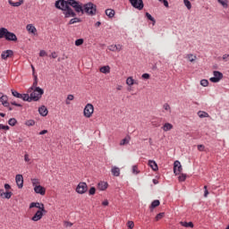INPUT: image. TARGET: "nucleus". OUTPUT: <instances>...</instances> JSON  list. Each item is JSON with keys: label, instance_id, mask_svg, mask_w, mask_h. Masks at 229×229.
<instances>
[{"label": "nucleus", "instance_id": "1", "mask_svg": "<svg viewBox=\"0 0 229 229\" xmlns=\"http://www.w3.org/2000/svg\"><path fill=\"white\" fill-rule=\"evenodd\" d=\"M83 13H87V15L94 16L98 13V5L94 3L89 2L83 5Z\"/></svg>", "mask_w": 229, "mask_h": 229}, {"label": "nucleus", "instance_id": "2", "mask_svg": "<svg viewBox=\"0 0 229 229\" xmlns=\"http://www.w3.org/2000/svg\"><path fill=\"white\" fill-rule=\"evenodd\" d=\"M69 6L74 9L76 13H81L83 15V6L84 4L77 0H68Z\"/></svg>", "mask_w": 229, "mask_h": 229}, {"label": "nucleus", "instance_id": "3", "mask_svg": "<svg viewBox=\"0 0 229 229\" xmlns=\"http://www.w3.org/2000/svg\"><path fill=\"white\" fill-rule=\"evenodd\" d=\"M42 96H44V89L40 87H36L33 92L30 93L32 101H40V99H42Z\"/></svg>", "mask_w": 229, "mask_h": 229}, {"label": "nucleus", "instance_id": "4", "mask_svg": "<svg viewBox=\"0 0 229 229\" xmlns=\"http://www.w3.org/2000/svg\"><path fill=\"white\" fill-rule=\"evenodd\" d=\"M44 214H47L46 208H44V204L41 203V208L35 213V215L31 217V221H40L42 217H44Z\"/></svg>", "mask_w": 229, "mask_h": 229}, {"label": "nucleus", "instance_id": "5", "mask_svg": "<svg viewBox=\"0 0 229 229\" xmlns=\"http://www.w3.org/2000/svg\"><path fill=\"white\" fill-rule=\"evenodd\" d=\"M55 8L57 10H62V12H64L67 10V7H69V0H57L55 4Z\"/></svg>", "mask_w": 229, "mask_h": 229}, {"label": "nucleus", "instance_id": "6", "mask_svg": "<svg viewBox=\"0 0 229 229\" xmlns=\"http://www.w3.org/2000/svg\"><path fill=\"white\" fill-rule=\"evenodd\" d=\"M213 75L214 76L209 79V81H211V83H219L223 78V72L219 71H214Z\"/></svg>", "mask_w": 229, "mask_h": 229}, {"label": "nucleus", "instance_id": "7", "mask_svg": "<svg viewBox=\"0 0 229 229\" xmlns=\"http://www.w3.org/2000/svg\"><path fill=\"white\" fill-rule=\"evenodd\" d=\"M129 3L136 10H143L144 9V1H142V0H129Z\"/></svg>", "mask_w": 229, "mask_h": 229}, {"label": "nucleus", "instance_id": "8", "mask_svg": "<svg viewBox=\"0 0 229 229\" xmlns=\"http://www.w3.org/2000/svg\"><path fill=\"white\" fill-rule=\"evenodd\" d=\"M88 191L89 186L87 185V182H80L77 185L76 192H78V194H85V192H87Z\"/></svg>", "mask_w": 229, "mask_h": 229}, {"label": "nucleus", "instance_id": "9", "mask_svg": "<svg viewBox=\"0 0 229 229\" xmlns=\"http://www.w3.org/2000/svg\"><path fill=\"white\" fill-rule=\"evenodd\" d=\"M92 114H94V106L92 104H87L84 107V117H92Z\"/></svg>", "mask_w": 229, "mask_h": 229}, {"label": "nucleus", "instance_id": "10", "mask_svg": "<svg viewBox=\"0 0 229 229\" xmlns=\"http://www.w3.org/2000/svg\"><path fill=\"white\" fill-rule=\"evenodd\" d=\"M64 15L65 19H69L70 17H76V13L71 6L66 7V9L64 11Z\"/></svg>", "mask_w": 229, "mask_h": 229}, {"label": "nucleus", "instance_id": "11", "mask_svg": "<svg viewBox=\"0 0 229 229\" xmlns=\"http://www.w3.org/2000/svg\"><path fill=\"white\" fill-rule=\"evenodd\" d=\"M5 40H7V42H17V35H15L13 32H10V30H7Z\"/></svg>", "mask_w": 229, "mask_h": 229}, {"label": "nucleus", "instance_id": "12", "mask_svg": "<svg viewBox=\"0 0 229 229\" xmlns=\"http://www.w3.org/2000/svg\"><path fill=\"white\" fill-rule=\"evenodd\" d=\"M183 170V168L182 167V163H180V161L176 160L174 163V173L175 175L180 174V173H182V171Z\"/></svg>", "mask_w": 229, "mask_h": 229}, {"label": "nucleus", "instance_id": "13", "mask_svg": "<svg viewBox=\"0 0 229 229\" xmlns=\"http://www.w3.org/2000/svg\"><path fill=\"white\" fill-rule=\"evenodd\" d=\"M15 180L18 189H22L24 187V177H22V174H17Z\"/></svg>", "mask_w": 229, "mask_h": 229}, {"label": "nucleus", "instance_id": "14", "mask_svg": "<svg viewBox=\"0 0 229 229\" xmlns=\"http://www.w3.org/2000/svg\"><path fill=\"white\" fill-rule=\"evenodd\" d=\"M13 56V50H5L1 54L2 60H7V58H12Z\"/></svg>", "mask_w": 229, "mask_h": 229}, {"label": "nucleus", "instance_id": "15", "mask_svg": "<svg viewBox=\"0 0 229 229\" xmlns=\"http://www.w3.org/2000/svg\"><path fill=\"white\" fill-rule=\"evenodd\" d=\"M34 191L36 194H40L41 196L46 195V188H44L42 185H36L34 187Z\"/></svg>", "mask_w": 229, "mask_h": 229}, {"label": "nucleus", "instance_id": "16", "mask_svg": "<svg viewBox=\"0 0 229 229\" xmlns=\"http://www.w3.org/2000/svg\"><path fill=\"white\" fill-rule=\"evenodd\" d=\"M12 196H13V193L12 191H5L4 189L0 190V197L1 198H4L5 199H10V198H12Z\"/></svg>", "mask_w": 229, "mask_h": 229}, {"label": "nucleus", "instance_id": "17", "mask_svg": "<svg viewBox=\"0 0 229 229\" xmlns=\"http://www.w3.org/2000/svg\"><path fill=\"white\" fill-rule=\"evenodd\" d=\"M38 113L42 117H46V115L48 114L47 107H46V106H41L38 108Z\"/></svg>", "mask_w": 229, "mask_h": 229}, {"label": "nucleus", "instance_id": "18", "mask_svg": "<svg viewBox=\"0 0 229 229\" xmlns=\"http://www.w3.org/2000/svg\"><path fill=\"white\" fill-rule=\"evenodd\" d=\"M20 99H22V101H28V103H31V101H33L32 100L33 97L26 93V94H21V97L20 98Z\"/></svg>", "mask_w": 229, "mask_h": 229}, {"label": "nucleus", "instance_id": "19", "mask_svg": "<svg viewBox=\"0 0 229 229\" xmlns=\"http://www.w3.org/2000/svg\"><path fill=\"white\" fill-rule=\"evenodd\" d=\"M98 191H106L108 189V182H100L98 183Z\"/></svg>", "mask_w": 229, "mask_h": 229}, {"label": "nucleus", "instance_id": "20", "mask_svg": "<svg viewBox=\"0 0 229 229\" xmlns=\"http://www.w3.org/2000/svg\"><path fill=\"white\" fill-rule=\"evenodd\" d=\"M26 30H27V31H29V33H31L32 35H36V33H37V28H35V26H33V24H28L26 26Z\"/></svg>", "mask_w": 229, "mask_h": 229}, {"label": "nucleus", "instance_id": "21", "mask_svg": "<svg viewBox=\"0 0 229 229\" xmlns=\"http://www.w3.org/2000/svg\"><path fill=\"white\" fill-rule=\"evenodd\" d=\"M148 165L151 167L152 171H158V165L155 160H148Z\"/></svg>", "mask_w": 229, "mask_h": 229}, {"label": "nucleus", "instance_id": "22", "mask_svg": "<svg viewBox=\"0 0 229 229\" xmlns=\"http://www.w3.org/2000/svg\"><path fill=\"white\" fill-rule=\"evenodd\" d=\"M9 4L11 6L19 7L21 4H24V0H19V2H13V0H8Z\"/></svg>", "mask_w": 229, "mask_h": 229}, {"label": "nucleus", "instance_id": "23", "mask_svg": "<svg viewBox=\"0 0 229 229\" xmlns=\"http://www.w3.org/2000/svg\"><path fill=\"white\" fill-rule=\"evenodd\" d=\"M113 176H119L121 174V169L117 166H114L111 169Z\"/></svg>", "mask_w": 229, "mask_h": 229}, {"label": "nucleus", "instance_id": "24", "mask_svg": "<svg viewBox=\"0 0 229 229\" xmlns=\"http://www.w3.org/2000/svg\"><path fill=\"white\" fill-rule=\"evenodd\" d=\"M106 15H107L109 19H114V17L115 16V11L114 9H106Z\"/></svg>", "mask_w": 229, "mask_h": 229}, {"label": "nucleus", "instance_id": "25", "mask_svg": "<svg viewBox=\"0 0 229 229\" xmlns=\"http://www.w3.org/2000/svg\"><path fill=\"white\" fill-rule=\"evenodd\" d=\"M180 225L184 228H194V223L192 222H180Z\"/></svg>", "mask_w": 229, "mask_h": 229}, {"label": "nucleus", "instance_id": "26", "mask_svg": "<svg viewBox=\"0 0 229 229\" xmlns=\"http://www.w3.org/2000/svg\"><path fill=\"white\" fill-rule=\"evenodd\" d=\"M157 207H160V200H158V199L152 201L149 208H150V210H153V209L157 208Z\"/></svg>", "mask_w": 229, "mask_h": 229}, {"label": "nucleus", "instance_id": "27", "mask_svg": "<svg viewBox=\"0 0 229 229\" xmlns=\"http://www.w3.org/2000/svg\"><path fill=\"white\" fill-rule=\"evenodd\" d=\"M8 29L2 27L0 28V38H5Z\"/></svg>", "mask_w": 229, "mask_h": 229}, {"label": "nucleus", "instance_id": "28", "mask_svg": "<svg viewBox=\"0 0 229 229\" xmlns=\"http://www.w3.org/2000/svg\"><path fill=\"white\" fill-rule=\"evenodd\" d=\"M162 130H164V131H169L173 130V124L166 123L162 127Z\"/></svg>", "mask_w": 229, "mask_h": 229}, {"label": "nucleus", "instance_id": "29", "mask_svg": "<svg viewBox=\"0 0 229 229\" xmlns=\"http://www.w3.org/2000/svg\"><path fill=\"white\" fill-rule=\"evenodd\" d=\"M145 17H147L148 21H151L153 26H155V24L157 23V21L153 18L151 14H149V13H146Z\"/></svg>", "mask_w": 229, "mask_h": 229}, {"label": "nucleus", "instance_id": "30", "mask_svg": "<svg viewBox=\"0 0 229 229\" xmlns=\"http://www.w3.org/2000/svg\"><path fill=\"white\" fill-rule=\"evenodd\" d=\"M100 72H103V74H108V72H110V66H102L100 68Z\"/></svg>", "mask_w": 229, "mask_h": 229}, {"label": "nucleus", "instance_id": "31", "mask_svg": "<svg viewBox=\"0 0 229 229\" xmlns=\"http://www.w3.org/2000/svg\"><path fill=\"white\" fill-rule=\"evenodd\" d=\"M37 85H38V79L37 75H34V82H33L32 86L30 87V90H34L35 89H37Z\"/></svg>", "mask_w": 229, "mask_h": 229}, {"label": "nucleus", "instance_id": "32", "mask_svg": "<svg viewBox=\"0 0 229 229\" xmlns=\"http://www.w3.org/2000/svg\"><path fill=\"white\" fill-rule=\"evenodd\" d=\"M12 95L14 98H18V99H21V98H22V94L19 93L17 90L15 89H11Z\"/></svg>", "mask_w": 229, "mask_h": 229}, {"label": "nucleus", "instance_id": "33", "mask_svg": "<svg viewBox=\"0 0 229 229\" xmlns=\"http://www.w3.org/2000/svg\"><path fill=\"white\" fill-rule=\"evenodd\" d=\"M198 115L199 117H200V119H204V117H208V113L205 112V111H199L198 112Z\"/></svg>", "mask_w": 229, "mask_h": 229}, {"label": "nucleus", "instance_id": "34", "mask_svg": "<svg viewBox=\"0 0 229 229\" xmlns=\"http://www.w3.org/2000/svg\"><path fill=\"white\" fill-rule=\"evenodd\" d=\"M76 22H81V19L78 17H73L72 19L70 20L68 24H76Z\"/></svg>", "mask_w": 229, "mask_h": 229}, {"label": "nucleus", "instance_id": "35", "mask_svg": "<svg viewBox=\"0 0 229 229\" xmlns=\"http://www.w3.org/2000/svg\"><path fill=\"white\" fill-rule=\"evenodd\" d=\"M186 58H188L189 62H196V58L198 57L192 54H188Z\"/></svg>", "mask_w": 229, "mask_h": 229}, {"label": "nucleus", "instance_id": "36", "mask_svg": "<svg viewBox=\"0 0 229 229\" xmlns=\"http://www.w3.org/2000/svg\"><path fill=\"white\" fill-rule=\"evenodd\" d=\"M217 3L223 6V8H228L227 0H217Z\"/></svg>", "mask_w": 229, "mask_h": 229}, {"label": "nucleus", "instance_id": "37", "mask_svg": "<svg viewBox=\"0 0 229 229\" xmlns=\"http://www.w3.org/2000/svg\"><path fill=\"white\" fill-rule=\"evenodd\" d=\"M126 83L127 85H129V87H131V85H135V81L133 80L132 77H129L126 80Z\"/></svg>", "mask_w": 229, "mask_h": 229}, {"label": "nucleus", "instance_id": "38", "mask_svg": "<svg viewBox=\"0 0 229 229\" xmlns=\"http://www.w3.org/2000/svg\"><path fill=\"white\" fill-rule=\"evenodd\" d=\"M15 124H17V119H15V118L9 119V121H8L9 126H15Z\"/></svg>", "mask_w": 229, "mask_h": 229}, {"label": "nucleus", "instance_id": "39", "mask_svg": "<svg viewBox=\"0 0 229 229\" xmlns=\"http://www.w3.org/2000/svg\"><path fill=\"white\" fill-rule=\"evenodd\" d=\"M183 2H184V5L186 6V8H187L188 10H191V8H192V4H191V1H189V0H183Z\"/></svg>", "mask_w": 229, "mask_h": 229}, {"label": "nucleus", "instance_id": "40", "mask_svg": "<svg viewBox=\"0 0 229 229\" xmlns=\"http://www.w3.org/2000/svg\"><path fill=\"white\" fill-rule=\"evenodd\" d=\"M0 101H1L2 105H3L4 103H6V102L8 101V96H6V95H2V96L0 97Z\"/></svg>", "mask_w": 229, "mask_h": 229}, {"label": "nucleus", "instance_id": "41", "mask_svg": "<svg viewBox=\"0 0 229 229\" xmlns=\"http://www.w3.org/2000/svg\"><path fill=\"white\" fill-rule=\"evenodd\" d=\"M178 180L179 182H185V180H187V174H182L181 175H179Z\"/></svg>", "mask_w": 229, "mask_h": 229}, {"label": "nucleus", "instance_id": "42", "mask_svg": "<svg viewBox=\"0 0 229 229\" xmlns=\"http://www.w3.org/2000/svg\"><path fill=\"white\" fill-rule=\"evenodd\" d=\"M26 126H35V121L34 120H28L25 122Z\"/></svg>", "mask_w": 229, "mask_h": 229}, {"label": "nucleus", "instance_id": "43", "mask_svg": "<svg viewBox=\"0 0 229 229\" xmlns=\"http://www.w3.org/2000/svg\"><path fill=\"white\" fill-rule=\"evenodd\" d=\"M109 51L115 53L117 51V45H111L108 47Z\"/></svg>", "mask_w": 229, "mask_h": 229}, {"label": "nucleus", "instance_id": "44", "mask_svg": "<svg viewBox=\"0 0 229 229\" xmlns=\"http://www.w3.org/2000/svg\"><path fill=\"white\" fill-rule=\"evenodd\" d=\"M83 38H79L75 41V46L80 47V46H83Z\"/></svg>", "mask_w": 229, "mask_h": 229}, {"label": "nucleus", "instance_id": "45", "mask_svg": "<svg viewBox=\"0 0 229 229\" xmlns=\"http://www.w3.org/2000/svg\"><path fill=\"white\" fill-rule=\"evenodd\" d=\"M200 85H201L202 87H208V80H205V79L201 80V81H200Z\"/></svg>", "mask_w": 229, "mask_h": 229}, {"label": "nucleus", "instance_id": "46", "mask_svg": "<svg viewBox=\"0 0 229 229\" xmlns=\"http://www.w3.org/2000/svg\"><path fill=\"white\" fill-rule=\"evenodd\" d=\"M164 216H165V213H159L156 216V221H160V219H162V217H164Z\"/></svg>", "mask_w": 229, "mask_h": 229}, {"label": "nucleus", "instance_id": "47", "mask_svg": "<svg viewBox=\"0 0 229 229\" xmlns=\"http://www.w3.org/2000/svg\"><path fill=\"white\" fill-rule=\"evenodd\" d=\"M89 196H94L96 194V187H91L89 191Z\"/></svg>", "mask_w": 229, "mask_h": 229}, {"label": "nucleus", "instance_id": "48", "mask_svg": "<svg viewBox=\"0 0 229 229\" xmlns=\"http://www.w3.org/2000/svg\"><path fill=\"white\" fill-rule=\"evenodd\" d=\"M127 226L129 229H133V226H135V224L133 223V221H129L127 223Z\"/></svg>", "mask_w": 229, "mask_h": 229}, {"label": "nucleus", "instance_id": "49", "mask_svg": "<svg viewBox=\"0 0 229 229\" xmlns=\"http://www.w3.org/2000/svg\"><path fill=\"white\" fill-rule=\"evenodd\" d=\"M11 105H13V106H19L20 108H22V105L17 103L16 101H11Z\"/></svg>", "mask_w": 229, "mask_h": 229}, {"label": "nucleus", "instance_id": "50", "mask_svg": "<svg viewBox=\"0 0 229 229\" xmlns=\"http://www.w3.org/2000/svg\"><path fill=\"white\" fill-rule=\"evenodd\" d=\"M0 130L8 131V130H10V126L4 125V124L1 123V124H0Z\"/></svg>", "mask_w": 229, "mask_h": 229}, {"label": "nucleus", "instance_id": "51", "mask_svg": "<svg viewBox=\"0 0 229 229\" xmlns=\"http://www.w3.org/2000/svg\"><path fill=\"white\" fill-rule=\"evenodd\" d=\"M138 169H139V167L137 165H133L132 166V173H133V174H139Z\"/></svg>", "mask_w": 229, "mask_h": 229}, {"label": "nucleus", "instance_id": "52", "mask_svg": "<svg viewBox=\"0 0 229 229\" xmlns=\"http://www.w3.org/2000/svg\"><path fill=\"white\" fill-rule=\"evenodd\" d=\"M141 78H142L143 80H149L150 75H149V73H143V74L141 75Z\"/></svg>", "mask_w": 229, "mask_h": 229}, {"label": "nucleus", "instance_id": "53", "mask_svg": "<svg viewBox=\"0 0 229 229\" xmlns=\"http://www.w3.org/2000/svg\"><path fill=\"white\" fill-rule=\"evenodd\" d=\"M37 205H40L38 202H31L30 205V208H35Z\"/></svg>", "mask_w": 229, "mask_h": 229}, {"label": "nucleus", "instance_id": "54", "mask_svg": "<svg viewBox=\"0 0 229 229\" xmlns=\"http://www.w3.org/2000/svg\"><path fill=\"white\" fill-rule=\"evenodd\" d=\"M64 226H65V228H71V226H72V223L65 221Z\"/></svg>", "mask_w": 229, "mask_h": 229}, {"label": "nucleus", "instance_id": "55", "mask_svg": "<svg viewBox=\"0 0 229 229\" xmlns=\"http://www.w3.org/2000/svg\"><path fill=\"white\" fill-rule=\"evenodd\" d=\"M2 105L5 108H10L11 102H8V100H7L6 102H4Z\"/></svg>", "mask_w": 229, "mask_h": 229}, {"label": "nucleus", "instance_id": "56", "mask_svg": "<svg viewBox=\"0 0 229 229\" xmlns=\"http://www.w3.org/2000/svg\"><path fill=\"white\" fill-rule=\"evenodd\" d=\"M128 142H129L128 139L124 138L123 140H122L120 144L121 146H124V144H128Z\"/></svg>", "mask_w": 229, "mask_h": 229}, {"label": "nucleus", "instance_id": "57", "mask_svg": "<svg viewBox=\"0 0 229 229\" xmlns=\"http://www.w3.org/2000/svg\"><path fill=\"white\" fill-rule=\"evenodd\" d=\"M39 56H47V52H46L45 50H41L39 52Z\"/></svg>", "mask_w": 229, "mask_h": 229}, {"label": "nucleus", "instance_id": "58", "mask_svg": "<svg viewBox=\"0 0 229 229\" xmlns=\"http://www.w3.org/2000/svg\"><path fill=\"white\" fill-rule=\"evenodd\" d=\"M207 196H208V190L207 186H204V198H207Z\"/></svg>", "mask_w": 229, "mask_h": 229}, {"label": "nucleus", "instance_id": "59", "mask_svg": "<svg viewBox=\"0 0 229 229\" xmlns=\"http://www.w3.org/2000/svg\"><path fill=\"white\" fill-rule=\"evenodd\" d=\"M199 151H205V145H198Z\"/></svg>", "mask_w": 229, "mask_h": 229}, {"label": "nucleus", "instance_id": "60", "mask_svg": "<svg viewBox=\"0 0 229 229\" xmlns=\"http://www.w3.org/2000/svg\"><path fill=\"white\" fill-rule=\"evenodd\" d=\"M223 60L225 61V62H227L228 61V58H229V55L228 54H225V55H223Z\"/></svg>", "mask_w": 229, "mask_h": 229}, {"label": "nucleus", "instance_id": "61", "mask_svg": "<svg viewBox=\"0 0 229 229\" xmlns=\"http://www.w3.org/2000/svg\"><path fill=\"white\" fill-rule=\"evenodd\" d=\"M164 108L165 110H171V106H169V104H165Z\"/></svg>", "mask_w": 229, "mask_h": 229}, {"label": "nucleus", "instance_id": "62", "mask_svg": "<svg viewBox=\"0 0 229 229\" xmlns=\"http://www.w3.org/2000/svg\"><path fill=\"white\" fill-rule=\"evenodd\" d=\"M4 189H5V191H10V189H12V186H10V184H8V183H5Z\"/></svg>", "mask_w": 229, "mask_h": 229}, {"label": "nucleus", "instance_id": "63", "mask_svg": "<svg viewBox=\"0 0 229 229\" xmlns=\"http://www.w3.org/2000/svg\"><path fill=\"white\" fill-rule=\"evenodd\" d=\"M52 58H58V55H56V52H53L51 54Z\"/></svg>", "mask_w": 229, "mask_h": 229}, {"label": "nucleus", "instance_id": "64", "mask_svg": "<svg viewBox=\"0 0 229 229\" xmlns=\"http://www.w3.org/2000/svg\"><path fill=\"white\" fill-rule=\"evenodd\" d=\"M123 49V46L116 45V51H121Z\"/></svg>", "mask_w": 229, "mask_h": 229}]
</instances>
